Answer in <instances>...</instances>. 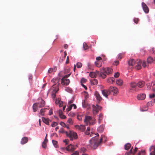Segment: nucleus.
I'll use <instances>...</instances> for the list:
<instances>
[{
    "instance_id": "nucleus-14",
    "label": "nucleus",
    "mask_w": 155,
    "mask_h": 155,
    "mask_svg": "<svg viewBox=\"0 0 155 155\" xmlns=\"http://www.w3.org/2000/svg\"><path fill=\"white\" fill-rule=\"evenodd\" d=\"M92 117L89 116H86L85 117V118L84 120V122L87 124L88 123H89L90 124H91V120H92Z\"/></svg>"
},
{
    "instance_id": "nucleus-1",
    "label": "nucleus",
    "mask_w": 155,
    "mask_h": 155,
    "mask_svg": "<svg viewBox=\"0 0 155 155\" xmlns=\"http://www.w3.org/2000/svg\"><path fill=\"white\" fill-rule=\"evenodd\" d=\"M95 135H97L94 137H93L89 140V146L91 148L93 149H96L97 148L98 146L101 143L102 140L103 138L104 139L105 141L107 139L104 136H102L101 137L100 140H98L99 137V135L98 133L96 134H94Z\"/></svg>"
},
{
    "instance_id": "nucleus-9",
    "label": "nucleus",
    "mask_w": 155,
    "mask_h": 155,
    "mask_svg": "<svg viewBox=\"0 0 155 155\" xmlns=\"http://www.w3.org/2000/svg\"><path fill=\"white\" fill-rule=\"evenodd\" d=\"M102 94L106 97L107 98L108 96L110 94V92L109 89H104L102 91Z\"/></svg>"
},
{
    "instance_id": "nucleus-57",
    "label": "nucleus",
    "mask_w": 155,
    "mask_h": 155,
    "mask_svg": "<svg viewBox=\"0 0 155 155\" xmlns=\"http://www.w3.org/2000/svg\"><path fill=\"white\" fill-rule=\"evenodd\" d=\"M64 143H66V144L67 145L68 144L69 142V140L68 139H66L63 140Z\"/></svg>"
},
{
    "instance_id": "nucleus-6",
    "label": "nucleus",
    "mask_w": 155,
    "mask_h": 155,
    "mask_svg": "<svg viewBox=\"0 0 155 155\" xmlns=\"http://www.w3.org/2000/svg\"><path fill=\"white\" fill-rule=\"evenodd\" d=\"M92 107L93 113L95 115L98 112V110H101V107L99 106L98 104H97L96 106L93 105Z\"/></svg>"
},
{
    "instance_id": "nucleus-28",
    "label": "nucleus",
    "mask_w": 155,
    "mask_h": 155,
    "mask_svg": "<svg viewBox=\"0 0 155 155\" xmlns=\"http://www.w3.org/2000/svg\"><path fill=\"white\" fill-rule=\"evenodd\" d=\"M90 82L91 84L94 85H96L98 83V81L96 79L91 80Z\"/></svg>"
},
{
    "instance_id": "nucleus-30",
    "label": "nucleus",
    "mask_w": 155,
    "mask_h": 155,
    "mask_svg": "<svg viewBox=\"0 0 155 155\" xmlns=\"http://www.w3.org/2000/svg\"><path fill=\"white\" fill-rule=\"evenodd\" d=\"M115 79L113 77H111L109 78L107 80V82L108 83H113L115 81Z\"/></svg>"
},
{
    "instance_id": "nucleus-40",
    "label": "nucleus",
    "mask_w": 155,
    "mask_h": 155,
    "mask_svg": "<svg viewBox=\"0 0 155 155\" xmlns=\"http://www.w3.org/2000/svg\"><path fill=\"white\" fill-rule=\"evenodd\" d=\"M82 64L81 62H78L76 64V66L78 68H80L82 66Z\"/></svg>"
},
{
    "instance_id": "nucleus-46",
    "label": "nucleus",
    "mask_w": 155,
    "mask_h": 155,
    "mask_svg": "<svg viewBox=\"0 0 155 155\" xmlns=\"http://www.w3.org/2000/svg\"><path fill=\"white\" fill-rule=\"evenodd\" d=\"M87 81V79L84 78H82L81 81V84H83L84 83H85Z\"/></svg>"
},
{
    "instance_id": "nucleus-45",
    "label": "nucleus",
    "mask_w": 155,
    "mask_h": 155,
    "mask_svg": "<svg viewBox=\"0 0 155 155\" xmlns=\"http://www.w3.org/2000/svg\"><path fill=\"white\" fill-rule=\"evenodd\" d=\"M72 107V105H70L68 107V108H67L66 109V110L67 111V112H69V111H70Z\"/></svg>"
},
{
    "instance_id": "nucleus-62",
    "label": "nucleus",
    "mask_w": 155,
    "mask_h": 155,
    "mask_svg": "<svg viewBox=\"0 0 155 155\" xmlns=\"http://www.w3.org/2000/svg\"><path fill=\"white\" fill-rule=\"evenodd\" d=\"M49 114L50 115H51L53 114V112L52 109H51L49 112Z\"/></svg>"
},
{
    "instance_id": "nucleus-3",
    "label": "nucleus",
    "mask_w": 155,
    "mask_h": 155,
    "mask_svg": "<svg viewBox=\"0 0 155 155\" xmlns=\"http://www.w3.org/2000/svg\"><path fill=\"white\" fill-rule=\"evenodd\" d=\"M66 135L69 137L71 140H73V138L76 139L78 137L77 134L72 131H70L69 133L68 132H65Z\"/></svg>"
},
{
    "instance_id": "nucleus-32",
    "label": "nucleus",
    "mask_w": 155,
    "mask_h": 155,
    "mask_svg": "<svg viewBox=\"0 0 155 155\" xmlns=\"http://www.w3.org/2000/svg\"><path fill=\"white\" fill-rule=\"evenodd\" d=\"M153 59L151 57H149L147 59V62L148 64L151 63L153 61Z\"/></svg>"
},
{
    "instance_id": "nucleus-23",
    "label": "nucleus",
    "mask_w": 155,
    "mask_h": 155,
    "mask_svg": "<svg viewBox=\"0 0 155 155\" xmlns=\"http://www.w3.org/2000/svg\"><path fill=\"white\" fill-rule=\"evenodd\" d=\"M104 125H102L99 127L97 128V131L101 133L104 130Z\"/></svg>"
},
{
    "instance_id": "nucleus-19",
    "label": "nucleus",
    "mask_w": 155,
    "mask_h": 155,
    "mask_svg": "<svg viewBox=\"0 0 155 155\" xmlns=\"http://www.w3.org/2000/svg\"><path fill=\"white\" fill-rule=\"evenodd\" d=\"M99 72L96 71V72H91L89 74V76L93 78L96 77L97 74H99Z\"/></svg>"
},
{
    "instance_id": "nucleus-16",
    "label": "nucleus",
    "mask_w": 155,
    "mask_h": 155,
    "mask_svg": "<svg viewBox=\"0 0 155 155\" xmlns=\"http://www.w3.org/2000/svg\"><path fill=\"white\" fill-rule=\"evenodd\" d=\"M149 151L151 152L150 155H155V146H152L149 148Z\"/></svg>"
},
{
    "instance_id": "nucleus-41",
    "label": "nucleus",
    "mask_w": 155,
    "mask_h": 155,
    "mask_svg": "<svg viewBox=\"0 0 155 155\" xmlns=\"http://www.w3.org/2000/svg\"><path fill=\"white\" fill-rule=\"evenodd\" d=\"M83 48L84 50L88 49V47L86 43L84 42L83 43Z\"/></svg>"
},
{
    "instance_id": "nucleus-15",
    "label": "nucleus",
    "mask_w": 155,
    "mask_h": 155,
    "mask_svg": "<svg viewBox=\"0 0 155 155\" xmlns=\"http://www.w3.org/2000/svg\"><path fill=\"white\" fill-rule=\"evenodd\" d=\"M76 128L80 130L82 132L84 131L85 130V127L84 125H81L80 126L78 125H76L75 126Z\"/></svg>"
},
{
    "instance_id": "nucleus-36",
    "label": "nucleus",
    "mask_w": 155,
    "mask_h": 155,
    "mask_svg": "<svg viewBox=\"0 0 155 155\" xmlns=\"http://www.w3.org/2000/svg\"><path fill=\"white\" fill-rule=\"evenodd\" d=\"M100 75L103 79L105 78L106 77V74L105 73H104V72H103V73L102 72L100 73Z\"/></svg>"
},
{
    "instance_id": "nucleus-5",
    "label": "nucleus",
    "mask_w": 155,
    "mask_h": 155,
    "mask_svg": "<svg viewBox=\"0 0 155 155\" xmlns=\"http://www.w3.org/2000/svg\"><path fill=\"white\" fill-rule=\"evenodd\" d=\"M137 84L134 82H132L130 84V87L131 88L130 90L133 91H137L139 90V89L137 87Z\"/></svg>"
},
{
    "instance_id": "nucleus-12",
    "label": "nucleus",
    "mask_w": 155,
    "mask_h": 155,
    "mask_svg": "<svg viewBox=\"0 0 155 155\" xmlns=\"http://www.w3.org/2000/svg\"><path fill=\"white\" fill-rule=\"evenodd\" d=\"M142 5L144 12L146 13H148L149 12V9L147 5L144 3L142 2Z\"/></svg>"
},
{
    "instance_id": "nucleus-7",
    "label": "nucleus",
    "mask_w": 155,
    "mask_h": 155,
    "mask_svg": "<svg viewBox=\"0 0 155 155\" xmlns=\"http://www.w3.org/2000/svg\"><path fill=\"white\" fill-rule=\"evenodd\" d=\"M109 91L113 92L114 94H117L118 93V89L115 87L110 86L109 89Z\"/></svg>"
},
{
    "instance_id": "nucleus-50",
    "label": "nucleus",
    "mask_w": 155,
    "mask_h": 155,
    "mask_svg": "<svg viewBox=\"0 0 155 155\" xmlns=\"http://www.w3.org/2000/svg\"><path fill=\"white\" fill-rule=\"evenodd\" d=\"M68 122L70 124H72L73 123V121L71 118L68 119Z\"/></svg>"
},
{
    "instance_id": "nucleus-56",
    "label": "nucleus",
    "mask_w": 155,
    "mask_h": 155,
    "mask_svg": "<svg viewBox=\"0 0 155 155\" xmlns=\"http://www.w3.org/2000/svg\"><path fill=\"white\" fill-rule=\"evenodd\" d=\"M79 152L78 151H76L71 155H78Z\"/></svg>"
},
{
    "instance_id": "nucleus-34",
    "label": "nucleus",
    "mask_w": 155,
    "mask_h": 155,
    "mask_svg": "<svg viewBox=\"0 0 155 155\" xmlns=\"http://www.w3.org/2000/svg\"><path fill=\"white\" fill-rule=\"evenodd\" d=\"M46 109H41L40 110V113L42 116L44 115V113L46 111Z\"/></svg>"
},
{
    "instance_id": "nucleus-20",
    "label": "nucleus",
    "mask_w": 155,
    "mask_h": 155,
    "mask_svg": "<svg viewBox=\"0 0 155 155\" xmlns=\"http://www.w3.org/2000/svg\"><path fill=\"white\" fill-rule=\"evenodd\" d=\"M136 63V61L133 59H130L128 61V64L130 66H133L135 65Z\"/></svg>"
},
{
    "instance_id": "nucleus-11",
    "label": "nucleus",
    "mask_w": 155,
    "mask_h": 155,
    "mask_svg": "<svg viewBox=\"0 0 155 155\" xmlns=\"http://www.w3.org/2000/svg\"><path fill=\"white\" fill-rule=\"evenodd\" d=\"M61 80L62 84L64 85H67L70 82V80L68 79L62 78Z\"/></svg>"
},
{
    "instance_id": "nucleus-38",
    "label": "nucleus",
    "mask_w": 155,
    "mask_h": 155,
    "mask_svg": "<svg viewBox=\"0 0 155 155\" xmlns=\"http://www.w3.org/2000/svg\"><path fill=\"white\" fill-rule=\"evenodd\" d=\"M148 64L147 62H146L145 61H143L142 63V66L144 68L147 67L148 66Z\"/></svg>"
},
{
    "instance_id": "nucleus-39",
    "label": "nucleus",
    "mask_w": 155,
    "mask_h": 155,
    "mask_svg": "<svg viewBox=\"0 0 155 155\" xmlns=\"http://www.w3.org/2000/svg\"><path fill=\"white\" fill-rule=\"evenodd\" d=\"M124 55V53H120L118 55V59H119L120 60L123 57Z\"/></svg>"
},
{
    "instance_id": "nucleus-27",
    "label": "nucleus",
    "mask_w": 155,
    "mask_h": 155,
    "mask_svg": "<svg viewBox=\"0 0 155 155\" xmlns=\"http://www.w3.org/2000/svg\"><path fill=\"white\" fill-rule=\"evenodd\" d=\"M38 103H35L33 105V111L34 112H35L36 111L37 109H38Z\"/></svg>"
},
{
    "instance_id": "nucleus-33",
    "label": "nucleus",
    "mask_w": 155,
    "mask_h": 155,
    "mask_svg": "<svg viewBox=\"0 0 155 155\" xmlns=\"http://www.w3.org/2000/svg\"><path fill=\"white\" fill-rule=\"evenodd\" d=\"M151 85L152 87V89L155 91V81L152 82Z\"/></svg>"
},
{
    "instance_id": "nucleus-35",
    "label": "nucleus",
    "mask_w": 155,
    "mask_h": 155,
    "mask_svg": "<svg viewBox=\"0 0 155 155\" xmlns=\"http://www.w3.org/2000/svg\"><path fill=\"white\" fill-rule=\"evenodd\" d=\"M131 147V145L130 143H127L125 145V149L126 150H128Z\"/></svg>"
},
{
    "instance_id": "nucleus-49",
    "label": "nucleus",
    "mask_w": 155,
    "mask_h": 155,
    "mask_svg": "<svg viewBox=\"0 0 155 155\" xmlns=\"http://www.w3.org/2000/svg\"><path fill=\"white\" fill-rule=\"evenodd\" d=\"M69 115L71 116L72 117H73L75 115V114L74 112H71L69 113L68 114Z\"/></svg>"
},
{
    "instance_id": "nucleus-63",
    "label": "nucleus",
    "mask_w": 155,
    "mask_h": 155,
    "mask_svg": "<svg viewBox=\"0 0 155 155\" xmlns=\"http://www.w3.org/2000/svg\"><path fill=\"white\" fill-rule=\"evenodd\" d=\"M69 62V57L68 56L67 58V60L66 61V64H68Z\"/></svg>"
},
{
    "instance_id": "nucleus-18",
    "label": "nucleus",
    "mask_w": 155,
    "mask_h": 155,
    "mask_svg": "<svg viewBox=\"0 0 155 155\" xmlns=\"http://www.w3.org/2000/svg\"><path fill=\"white\" fill-rule=\"evenodd\" d=\"M137 86L140 88L143 87L145 84V82L143 81H141L138 82L137 83Z\"/></svg>"
},
{
    "instance_id": "nucleus-29",
    "label": "nucleus",
    "mask_w": 155,
    "mask_h": 155,
    "mask_svg": "<svg viewBox=\"0 0 155 155\" xmlns=\"http://www.w3.org/2000/svg\"><path fill=\"white\" fill-rule=\"evenodd\" d=\"M42 120L43 122L45 123L47 125H49V119H46V118L43 117H42Z\"/></svg>"
},
{
    "instance_id": "nucleus-21",
    "label": "nucleus",
    "mask_w": 155,
    "mask_h": 155,
    "mask_svg": "<svg viewBox=\"0 0 155 155\" xmlns=\"http://www.w3.org/2000/svg\"><path fill=\"white\" fill-rule=\"evenodd\" d=\"M28 141V138L27 137H23L21 141V143L22 144H24L27 142Z\"/></svg>"
},
{
    "instance_id": "nucleus-17",
    "label": "nucleus",
    "mask_w": 155,
    "mask_h": 155,
    "mask_svg": "<svg viewBox=\"0 0 155 155\" xmlns=\"http://www.w3.org/2000/svg\"><path fill=\"white\" fill-rule=\"evenodd\" d=\"M55 104H58L59 107H61L63 106V102L61 101V99L58 98L55 101Z\"/></svg>"
},
{
    "instance_id": "nucleus-24",
    "label": "nucleus",
    "mask_w": 155,
    "mask_h": 155,
    "mask_svg": "<svg viewBox=\"0 0 155 155\" xmlns=\"http://www.w3.org/2000/svg\"><path fill=\"white\" fill-rule=\"evenodd\" d=\"M95 95L97 99V100L100 101L102 100V98L97 91H96L95 93Z\"/></svg>"
},
{
    "instance_id": "nucleus-42",
    "label": "nucleus",
    "mask_w": 155,
    "mask_h": 155,
    "mask_svg": "<svg viewBox=\"0 0 155 155\" xmlns=\"http://www.w3.org/2000/svg\"><path fill=\"white\" fill-rule=\"evenodd\" d=\"M96 122V119L95 118H92V120H91V122L90 124L93 125Z\"/></svg>"
},
{
    "instance_id": "nucleus-48",
    "label": "nucleus",
    "mask_w": 155,
    "mask_h": 155,
    "mask_svg": "<svg viewBox=\"0 0 155 155\" xmlns=\"http://www.w3.org/2000/svg\"><path fill=\"white\" fill-rule=\"evenodd\" d=\"M47 142H43L42 143V147L44 148H45L46 147V143H47Z\"/></svg>"
},
{
    "instance_id": "nucleus-55",
    "label": "nucleus",
    "mask_w": 155,
    "mask_h": 155,
    "mask_svg": "<svg viewBox=\"0 0 155 155\" xmlns=\"http://www.w3.org/2000/svg\"><path fill=\"white\" fill-rule=\"evenodd\" d=\"M59 116L62 119H65L66 117V116L64 115H63V114H61L59 115Z\"/></svg>"
},
{
    "instance_id": "nucleus-53",
    "label": "nucleus",
    "mask_w": 155,
    "mask_h": 155,
    "mask_svg": "<svg viewBox=\"0 0 155 155\" xmlns=\"http://www.w3.org/2000/svg\"><path fill=\"white\" fill-rule=\"evenodd\" d=\"M120 74L118 72L116 73L114 75V77L115 78H117L119 77Z\"/></svg>"
},
{
    "instance_id": "nucleus-52",
    "label": "nucleus",
    "mask_w": 155,
    "mask_h": 155,
    "mask_svg": "<svg viewBox=\"0 0 155 155\" xmlns=\"http://www.w3.org/2000/svg\"><path fill=\"white\" fill-rule=\"evenodd\" d=\"M57 125H58V124L57 122H53L52 123L51 126L52 127H54Z\"/></svg>"
},
{
    "instance_id": "nucleus-60",
    "label": "nucleus",
    "mask_w": 155,
    "mask_h": 155,
    "mask_svg": "<svg viewBox=\"0 0 155 155\" xmlns=\"http://www.w3.org/2000/svg\"><path fill=\"white\" fill-rule=\"evenodd\" d=\"M149 96L150 98H153L155 96V94H150L149 95Z\"/></svg>"
},
{
    "instance_id": "nucleus-54",
    "label": "nucleus",
    "mask_w": 155,
    "mask_h": 155,
    "mask_svg": "<svg viewBox=\"0 0 155 155\" xmlns=\"http://www.w3.org/2000/svg\"><path fill=\"white\" fill-rule=\"evenodd\" d=\"M86 150V148H85L84 147H82L81 148V151H80V152H83V153H84L85 152Z\"/></svg>"
},
{
    "instance_id": "nucleus-10",
    "label": "nucleus",
    "mask_w": 155,
    "mask_h": 155,
    "mask_svg": "<svg viewBox=\"0 0 155 155\" xmlns=\"http://www.w3.org/2000/svg\"><path fill=\"white\" fill-rule=\"evenodd\" d=\"M113 71V70L110 68H107L103 69V72H104V73L107 75L111 73Z\"/></svg>"
},
{
    "instance_id": "nucleus-13",
    "label": "nucleus",
    "mask_w": 155,
    "mask_h": 155,
    "mask_svg": "<svg viewBox=\"0 0 155 155\" xmlns=\"http://www.w3.org/2000/svg\"><path fill=\"white\" fill-rule=\"evenodd\" d=\"M146 97V95L145 94H140L137 95V98L139 100H144Z\"/></svg>"
},
{
    "instance_id": "nucleus-2",
    "label": "nucleus",
    "mask_w": 155,
    "mask_h": 155,
    "mask_svg": "<svg viewBox=\"0 0 155 155\" xmlns=\"http://www.w3.org/2000/svg\"><path fill=\"white\" fill-rule=\"evenodd\" d=\"M59 83L54 84L52 86L51 89L52 90L51 96L53 99H55L56 97V94L59 90Z\"/></svg>"
},
{
    "instance_id": "nucleus-44",
    "label": "nucleus",
    "mask_w": 155,
    "mask_h": 155,
    "mask_svg": "<svg viewBox=\"0 0 155 155\" xmlns=\"http://www.w3.org/2000/svg\"><path fill=\"white\" fill-rule=\"evenodd\" d=\"M90 132L89 131H87L85 132V134L87 135H90V137H92L93 136V133H91V134H90Z\"/></svg>"
},
{
    "instance_id": "nucleus-59",
    "label": "nucleus",
    "mask_w": 155,
    "mask_h": 155,
    "mask_svg": "<svg viewBox=\"0 0 155 155\" xmlns=\"http://www.w3.org/2000/svg\"><path fill=\"white\" fill-rule=\"evenodd\" d=\"M60 124L63 127H64L65 126H66V125L63 122H61Z\"/></svg>"
},
{
    "instance_id": "nucleus-51",
    "label": "nucleus",
    "mask_w": 155,
    "mask_h": 155,
    "mask_svg": "<svg viewBox=\"0 0 155 155\" xmlns=\"http://www.w3.org/2000/svg\"><path fill=\"white\" fill-rule=\"evenodd\" d=\"M139 21V19L138 18H135L134 19V21L136 24H137Z\"/></svg>"
},
{
    "instance_id": "nucleus-25",
    "label": "nucleus",
    "mask_w": 155,
    "mask_h": 155,
    "mask_svg": "<svg viewBox=\"0 0 155 155\" xmlns=\"http://www.w3.org/2000/svg\"><path fill=\"white\" fill-rule=\"evenodd\" d=\"M123 81L122 80L120 79H117L116 81V83L117 85L119 86H121L123 84Z\"/></svg>"
},
{
    "instance_id": "nucleus-61",
    "label": "nucleus",
    "mask_w": 155,
    "mask_h": 155,
    "mask_svg": "<svg viewBox=\"0 0 155 155\" xmlns=\"http://www.w3.org/2000/svg\"><path fill=\"white\" fill-rule=\"evenodd\" d=\"M71 74H68L65 75L63 78H67Z\"/></svg>"
},
{
    "instance_id": "nucleus-31",
    "label": "nucleus",
    "mask_w": 155,
    "mask_h": 155,
    "mask_svg": "<svg viewBox=\"0 0 155 155\" xmlns=\"http://www.w3.org/2000/svg\"><path fill=\"white\" fill-rule=\"evenodd\" d=\"M103 118V114H100L98 117V122L99 124H100L101 121L102 120Z\"/></svg>"
},
{
    "instance_id": "nucleus-47",
    "label": "nucleus",
    "mask_w": 155,
    "mask_h": 155,
    "mask_svg": "<svg viewBox=\"0 0 155 155\" xmlns=\"http://www.w3.org/2000/svg\"><path fill=\"white\" fill-rule=\"evenodd\" d=\"M82 115H78L77 116V118L78 120L80 121L82 119Z\"/></svg>"
},
{
    "instance_id": "nucleus-4",
    "label": "nucleus",
    "mask_w": 155,
    "mask_h": 155,
    "mask_svg": "<svg viewBox=\"0 0 155 155\" xmlns=\"http://www.w3.org/2000/svg\"><path fill=\"white\" fill-rule=\"evenodd\" d=\"M77 147V145L74 146L72 144H70L66 147L65 149L67 151L72 152L76 149Z\"/></svg>"
},
{
    "instance_id": "nucleus-26",
    "label": "nucleus",
    "mask_w": 155,
    "mask_h": 155,
    "mask_svg": "<svg viewBox=\"0 0 155 155\" xmlns=\"http://www.w3.org/2000/svg\"><path fill=\"white\" fill-rule=\"evenodd\" d=\"M138 149V148L136 147L135 149L132 151V148H131L129 152L128 153V155H129L130 154L132 153L133 154H134L137 151Z\"/></svg>"
},
{
    "instance_id": "nucleus-8",
    "label": "nucleus",
    "mask_w": 155,
    "mask_h": 155,
    "mask_svg": "<svg viewBox=\"0 0 155 155\" xmlns=\"http://www.w3.org/2000/svg\"><path fill=\"white\" fill-rule=\"evenodd\" d=\"M142 62L140 60H137L136 61V63L135 64V68L137 70H140L141 69V65Z\"/></svg>"
},
{
    "instance_id": "nucleus-64",
    "label": "nucleus",
    "mask_w": 155,
    "mask_h": 155,
    "mask_svg": "<svg viewBox=\"0 0 155 155\" xmlns=\"http://www.w3.org/2000/svg\"><path fill=\"white\" fill-rule=\"evenodd\" d=\"M59 115L63 114V112L61 110H59Z\"/></svg>"
},
{
    "instance_id": "nucleus-58",
    "label": "nucleus",
    "mask_w": 155,
    "mask_h": 155,
    "mask_svg": "<svg viewBox=\"0 0 155 155\" xmlns=\"http://www.w3.org/2000/svg\"><path fill=\"white\" fill-rule=\"evenodd\" d=\"M59 133H65L66 134L65 132L63 129H60V130L59 131Z\"/></svg>"
},
{
    "instance_id": "nucleus-37",
    "label": "nucleus",
    "mask_w": 155,
    "mask_h": 155,
    "mask_svg": "<svg viewBox=\"0 0 155 155\" xmlns=\"http://www.w3.org/2000/svg\"><path fill=\"white\" fill-rule=\"evenodd\" d=\"M52 142L54 147L55 148H57L58 147V142L54 140H52Z\"/></svg>"
},
{
    "instance_id": "nucleus-22",
    "label": "nucleus",
    "mask_w": 155,
    "mask_h": 155,
    "mask_svg": "<svg viewBox=\"0 0 155 155\" xmlns=\"http://www.w3.org/2000/svg\"><path fill=\"white\" fill-rule=\"evenodd\" d=\"M38 103L39 105V107H42L45 105V101L41 98V101Z\"/></svg>"
},
{
    "instance_id": "nucleus-43",
    "label": "nucleus",
    "mask_w": 155,
    "mask_h": 155,
    "mask_svg": "<svg viewBox=\"0 0 155 155\" xmlns=\"http://www.w3.org/2000/svg\"><path fill=\"white\" fill-rule=\"evenodd\" d=\"M54 69V68L53 69V68H50L48 70V73L50 74L53 71H55Z\"/></svg>"
}]
</instances>
